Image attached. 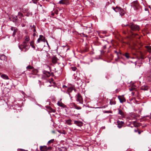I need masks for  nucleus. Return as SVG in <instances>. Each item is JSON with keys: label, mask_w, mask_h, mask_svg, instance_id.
Returning <instances> with one entry per match:
<instances>
[{"label": "nucleus", "mask_w": 151, "mask_h": 151, "mask_svg": "<svg viewBox=\"0 0 151 151\" xmlns=\"http://www.w3.org/2000/svg\"><path fill=\"white\" fill-rule=\"evenodd\" d=\"M29 38L28 36H26L25 37V41L21 45H19V48L24 52L27 51L29 48V46L28 45L27 42L29 40Z\"/></svg>", "instance_id": "obj_1"}, {"label": "nucleus", "mask_w": 151, "mask_h": 151, "mask_svg": "<svg viewBox=\"0 0 151 151\" xmlns=\"http://www.w3.org/2000/svg\"><path fill=\"white\" fill-rule=\"evenodd\" d=\"M122 26H124L125 27H128L129 28L133 31H139L140 29L139 26L134 24L130 23L129 24L122 25Z\"/></svg>", "instance_id": "obj_2"}, {"label": "nucleus", "mask_w": 151, "mask_h": 151, "mask_svg": "<svg viewBox=\"0 0 151 151\" xmlns=\"http://www.w3.org/2000/svg\"><path fill=\"white\" fill-rule=\"evenodd\" d=\"M114 11L116 12H119V15L121 16L124 15L125 14L124 10L121 8L116 6V7H114Z\"/></svg>", "instance_id": "obj_3"}, {"label": "nucleus", "mask_w": 151, "mask_h": 151, "mask_svg": "<svg viewBox=\"0 0 151 151\" xmlns=\"http://www.w3.org/2000/svg\"><path fill=\"white\" fill-rule=\"evenodd\" d=\"M76 100L78 102H79L81 104H83V100L81 96L79 93H78L76 96Z\"/></svg>", "instance_id": "obj_4"}, {"label": "nucleus", "mask_w": 151, "mask_h": 151, "mask_svg": "<svg viewBox=\"0 0 151 151\" xmlns=\"http://www.w3.org/2000/svg\"><path fill=\"white\" fill-rule=\"evenodd\" d=\"M133 5L134 6V8L137 10H141V9L139 6L138 3L137 1H134L132 3Z\"/></svg>", "instance_id": "obj_5"}, {"label": "nucleus", "mask_w": 151, "mask_h": 151, "mask_svg": "<svg viewBox=\"0 0 151 151\" xmlns=\"http://www.w3.org/2000/svg\"><path fill=\"white\" fill-rule=\"evenodd\" d=\"M116 124L117 125V127L119 128H121L124 125V123L122 121H120L118 120L117 122V124L116 123Z\"/></svg>", "instance_id": "obj_6"}, {"label": "nucleus", "mask_w": 151, "mask_h": 151, "mask_svg": "<svg viewBox=\"0 0 151 151\" xmlns=\"http://www.w3.org/2000/svg\"><path fill=\"white\" fill-rule=\"evenodd\" d=\"M59 3L68 5L69 4V0H61L59 1Z\"/></svg>", "instance_id": "obj_7"}, {"label": "nucleus", "mask_w": 151, "mask_h": 151, "mask_svg": "<svg viewBox=\"0 0 151 151\" xmlns=\"http://www.w3.org/2000/svg\"><path fill=\"white\" fill-rule=\"evenodd\" d=\"M74 124L80 127L82 126L83 124L82 122L79 121H74Z\"/></svg>", "instance_id": "obj_8"}, {"label": "nucleus", "mask_w": 151, "mask_h": 151, "mask_svg": "<svg viewBox=\"0 0 151 151\" xmlns=\"http://www.w3.org/2000/svg\"><path fill=\"white\" fill-rule=\"evenodd\" d=\"M0 60H2L6 61L7 58L3 54H0Z\"/></svg>", "instance_id": "obj_9"}, {"label": "nucleus", "mask_w": 151, "mask_h": 151, "mask_svg": "<svg viewBox=\"0 0 151 151\" xmlns=\"http://www.w3.org/2000/svg\"><path fill=\"white\" fill-rule=\"evenodd\" d=\"M12 21L13 22H17L18 18L16 16H13L11 17Z\"/></svg>", "instance_id": "obj_10"}, {"label": "nucleus", "mask_w": 151, "mask_h": 151, "mask_svg": "<svg viewBox=\"0 0 151 151\" xmlns=\"http://www.w3.org/2000/svg\"><path fill=\"white\" fill-rule=\"evenodd\" d=\"M118 98L120 101V102L121 103L124 102L126 101V100L125 98L121 96H118Z\"/></svg>", "instance_id": "obj_11"}, {"label": "nucleus", "mask_w": 151, "mask_h": 151, "mask_svg": "<svg viewBox=\"0 0 151 151\" xmlns=\"http://www.w3.org/2000/svg\"><path fill=\"white\" fill-rule=\"evenodd\" d=\"M43 73L45 74V76L47 77H49L50 76V73L47 71L44 70L43 71Z\"/></svg>", "instance_id": "obj_12"}, {"label": "nucleus", "mask_w": 151, "mask_h": 151, "mask_svg": "<svg viewBox=\"0 0 151 151\" xmlns=\"http://www.w3.org/2000/svg\"><path fill=\"white\" fill-rule=\"evenodd\" d=\"M47 146H40V150L41 151H47Z\"/></svg>", "instance_id": "obj_13"}, {"label": "nucleus", "mask_w": 151, "mask_h": 151, "mask_svg": "<svg viewBox=\"0 0 151 151\" xmlns=\"http://www.w3.org/2000/svg\"><path fill=\"white\" fill-rule=\"evenodd\" d=\"M74 89V86H73L69 87L68 88L67 91L69 93V94L70 96V93Z\"/></svg>", "instance_id": "obj_14"}, {"label": "nucleus", "mask_w": 151, "mask_h": 151, "mask_svg": "<svg viewBox=\"0 0 151 151\" xmlns=\"http://www.w3.org/2000/svg\"><path fill=\"white\" fill-rule=\"evenodd\" d=\"M1 77L4 79H9V78L8 76L5 74H2L1 76Z\"/></svg>", "instance_id": "obj_15"}, {"label": "nucleus", "mask_w": 151, "mask_h": 151, "mask_svg": "<svg viewBox=\"0 0 151 151\" xmlns=\"http://www.w3.org/2000/svg\"><path fill=\"white\" fill-rule=\"evenodd\" d=\"M141 90H143L144 91L147 90L148 89V87L146 86H141L140 87Z\"/></svg>", "instance_id": "obj_16"}, {"label": "nucleus", "mask_w": 151, "mask_h": 151, "mask_svg": "<svg viewBox=\"0 0 151 151\" xmlns=\"http://www.w3.org/2000/svg\"><path fill=\"white\" fill-rule=\"evenodd\" d=\"M114 53L116 54V55L118 58H119L120 55H121V53L120 52H118L117 50H114Z\"/></svg>", "instance_id": "obj_17"}, {"label": "nucleus", "mask_w": 151, "mask_h": 151, "mask_svg": "<svg viewBox=\"0 0 151 151\" xmlns=\"http://www.w3.org/2000/svg\"><path fill=\"white\" fill-rule=\"evenodd\" d=\"M118 114H120L122 116H124V112H123L121 109H118Z\"/></svg>", "instance_id": "obj_18"}, {"label": "nucleus", "mask_w": 151, "mask_h": 151, "mask_svg": "<svg viewBox=\"0 0 151 151\" xmlns=\"http://www.w3.org/2000/svg\"><path fill=\"white\" fill-rule=\"evenodd\" d=\"M58 59L56 57H53L52 58V62L53 63H57Z\"/></svg>", "instance_id": "obj_19"}, {"label": "nucleus", "mask_w": 151, "mask_h": 151, "mask_svg": "<svg viewBox=\"0 0 151 151\" xmlns=\"http://www.w3.org/2000/svg\"><path fill=\"white\" fill-rule=\"evenodd\" d=\"M30 27H31V29L32 30V31L34 32H36V26L35 25H33V26H32V25H30Z\"/></svg>", "instance_id": "obj_20"}, {"label": "nucleus", "mask_w": 151, "mask_h": 151, "mask_svg": "<svg viewBox=\"0 0 151 151\" xmlns=\"http://www.w3.org/2000/svg\"><path fill=\"white\" fill-rule=\"evenodd\" d=\"M43 37V36L42 35H40L39 36V38L37 39V42L38 43H39L41 41L42 38Z\"/></svg>", "instance_id": "obj_21"}, {"label": "nucleus", "mask_w": 151, "mask_h": 151, "mask_svg": "<svg viewBox=\"0 0 151 151\" xmlns=\"http://www.w3.org/2000/svg\"><path fill=\"white\" fill-rule=\"evenodd\" d=\"M58 150L60 151H66V149L64 147H62L58 148Z\"/></svg>", "instance_id": "obj_22"}, {"label": "nucleus", "mask_w": 151, "mask_h": 151, "mask_svg": "<svg viewBox=\"0 0 151 151\" xmlns=\"http://www.w3.org/2000/svg\"><path fill=\"white\" fill-rule=\"evenodd\" d=\"M58 104L59 106L61 107H63V108L65 107V105L64 104H63L62 102H60L59 101H58Z\"/></svg>", "instance_id": "obj_23"}, {"label": "nucleus", "mask_w": 151, "mask_h": 151, "mask_svg": "<svg viewBox=\"0 0 151 151\" xmlns=\"http://www.w3.org/2000/svg\"><path fill=\"white\" fill-rule=\"evenodd\" d=\"M71 122L72 120L70 119H69L66 121V122L69 125H71L72 124Z\"/></svg>", "instance_id": "obj_24"}, {"label": "nucleus", "mask_w": 151, "mask_h": 151, "mask_svg": "<svg viewBox=\"0 0 151 151\" xmlns=\"http://www.w3.org/2000/svg\"><path fill=\"white\" fill-rule=\"evenodd\" d=\"M124 55L127 59H129L130 57L129 54L127 52L125 53L124 54Z\"/></svg>", "instance_id": "obj_25"}, {"label": "nucleus", "mask_w": 151, "mask_h": 151, "mask_svg": "<svg viewBox=\"0 0 151 151\" xmlns=\"http://www.w3.org/2000/svg\"><path fill=\"white\" fill-rule=\"evenodd\" d=\"M129 90L131 91L133 90H134L135 89V86L133 85L132 87H130L129 88Z\"/></svg>", "instance_id": "obj_26"}, {"label": "nucleus", "mask_w": 151, "mask_h": 151, "mask_svg": "<svg viewBox=\"0 0 151 151\" xmlns=\"http://www.w3.org/2000/svg\"><path fill=\"white\" fill-rule=\"evenodd\" d=\"M146 48H147L148 51L151 52V47L147 46H146Z\"/></svg>", "instance_id": "obj_27"}, {"label": "nucleus", "mask_w": 151, "mask_h": 151, "mask_svg": "<svg viewBox=\"0 0 151 151\" xmlns=\"http://www.w3.org/2000/svg\"><path fill=\"white\" fill-rule=\"evenodd\" d=\"M17 31V29H16L14 30V31L13 32L12 34V36L14 37L15 36V35L16 34V33Z\"/></svg>", "instance_id": "obj_28"}, {"label": "nucleus", "mask_w": 151, "mask_h": 151, "mask_svg": "<svg viewBox=\"0 0 151 151\" xmlns=\"http://www.w3.org/2000/svg\"><path fill=\"white\" fill-rule=\"evenodd\" d=\"M74 107L75 108L77 109H81V107L80 106H78L76 105H74Z\"/></svg>", "instance_id": "obj_29"}, {"label": "nucleus", "mask_w": 151, "mask_h": 151, "mask_svg": "<svg viewBox=\"0 0 151 151\" xmlns=\"http://www.w3.org/2000/svg\"><path fill=\"white\" fill-rule=\"evenodd\" d=\"M106 48V45H104L103 47V49L101 51V54L104 53L105 51H104V50Z\"/></svg>", "instance_id": "obj_30"}, {"label": "nucleus", "mask_w": 151, "mask_h": 151, "mask_svg": "<svg viewBox=\"0 0 151 151\" xmlns=\"http://www.w3.org/2000/svg\"><path fill=\"white\" fill-rule=\"evenodd\" d=\"M27 69H32L33 68V67L30 65H29L26 67Z\"/></svg>", "instance_id": "obj_31"}, {"label": "nucleus", "mask_w": 151, "mask_h": 151, "mask_svg": "<svg viewBox=\"0 0 151 151\" xmlns=\"http://www.w3.org/2000/svg\"><path fill=\"white\" fill-rule=\"evenodd\" d=\"M32 15V13L31 12H28L26 14V16L27 17H29Z\"/></svg>", "instance_id": "obj_32"}, {"label": "nucleus", "mask_w": 151, "mask_h": 151, "mask_svg": "<svg viewBox=\"0 0 151 151\" xmlns=\"http://www.w3.org/2000/svg\"><path fill=\"white\" fill-rule=\"evenodd\" d=\"M34 42L33 41H32L30 42V45L34 49H35V47L34 45Z\"/></svg>", "instance_id": "obj_33"}, {"label": "nucleus", "mask_w": 151, "mask_h": 151, "mask_svg": "<svg viewBox=\"0 0 151 151\" xmlns=\"http://www.w3.org/2000/svg\"><path fill=\"white\" fill-rule=\"evenodd\" d=\"M41 41L43 42H46L47 45H48V43L47 41L45 39V37L43 36V37L42 38V40Z\"/></svg>", "instance_id": "obj_34"}, {"label": "nucleus", "mask_w": 151, "mask_h": 151, "mask_svg": "<svg viewBox=\"0 0 151 151\" xmlns=\"http://www.w3.org/2000/svg\"><path fill=\"white\" fill-rule=\"evenodd\" d=\"M110 56H109L108 58V59L109 60H112L113 58V55L112 54H110Z\"/></svg>", "instance_id": "obj_35"}, {"label": "nucleus", "mask_w": 151, "mask_h": 151, "mask_svg": "<svg viewBox=\"0 0 151 151\" xmlns=\"http://www.w3.org/2000/svg\"><path fill=\"white\" fill-rule=\"evenodd\" d=\"M59 132L61 134H66V132L65 130H63L62 131H59Z\"/></svg>", "instance_id": "obj_36"}, {"label": "nucleus", "mask_w": 151, "mask_h": 151, "mask_svg": "<svg viewBox=\"0 0 151 151\" xmlns=\"http://www.w3.org/2000/svg\"><path fill=\"white\" fill-rule=\"evenodd\" d=\"M54 141V139H51L50 141H49L48 142V144H50L51 143H52Z\"/></svg>", "instance_id": "obj_37"}, {"label": "nucleus", "mask_w": 151, "mask_h": 151, "mask_svg": "<svg viewBox=\"0 0 151 151\" xmlns=\"http://www.w3.org/2000/svg\"><path fill=\"white\" fill-rule=\"evenodd\" d=\"M71 68L73 71H75L76 69V67H72Z\"/></svg>", "instance_id": "obj_38"}, {"label": "nucleus", "mask_w": 151, "mask_h": 151, "mask_svg": "<svg viewBox=\"0 0 151 151\" xmlns=\"http://www.w3.org/2000/svg\"><path fill=\"white\" fill-rule=\"evenodd\" d=\"M52 149V147L51 146L49 147H47V151H50Z\"/></svg>", "instance_id": "obj_39"}, {"label": "nucleus", "mask_w": 151, "mask_h": 151, "mask_svg": "<svg viewBox=\"0 0 151 151\" xmlns=\"http://www.w3.org/2000/svg\"><path fill=\"white\" fill-rule=\"evenodd\" d=\"M137 123L136 122H134L133 123V125L134 127H137Z\"/></svg>", "instance_id": "obj_40"}, {"label": "nucleus", "mask_w": 151, "mask_h": 151, "mask_svg": "<svg viewBox=\"0 0 151 151\" xmlns=\"http://www.w3.org/2000/svg\"><path fill=\"white\" fill-rule=\"evenodd\" d=\"M17 28H15V27H12L11 28V30L12 31H14V30L16 29Z\"/></svg>", "instance_id": "obj_41"}, {"label": "nucleus", "mask_w": 151, "mask_h": 151, "mask_svg": "<svg viewBox=\"0 0 151 151\" xmlns=\"http://www.w3.org/2000/svg\"><path fill=\"white\" fill-rule=\"evenodd\" d=\"M145 58V57L144 55H141V58L143 60V59H144Z\"/></svg>", "instance_id": "obj_42"}, {"label": "nucleus", "mask_w": 151, "mask_h": 151, "mask_svg": "<svg viewBox=\"0 0 151 151\" xmlns=\"http://www.w3.org/2000/svg\"><path fill=\"white\" fill-rule=\"evenodd\" d=\"M38 0H32V1L34 3L36 4Z\"/></svg>", "instance_id": "obj_43"}, {"label": "nucleus", "mask_w": 151, "mask_h": 151, "mask_svg": "<svg viewBox=\"0 0 151 151\" xmlns=\"http://www.w3.org/2000/svg\"><path fill=\"white\" fill-rule=\"evenodd\" d=\"M50 110L52 112H55V110L52 109V108H51V107H50Z\"/></svg>", "instance_id": "obj_44"}, {"label": "nucleus", "mask_w": 151, "mask_h": 151, "mask_svg": "<svg viewBox=\"0 0 151 151\" xmlns=\"http://www.w3.org/2000/svg\"><path fill=\"white\" fill-rule=\"evenodd\" d=\"M142 124L141 123H138L137 124V127H139Z\"/></svg>", "instance_id": "obj_45"}, {"label": "nucleus", "mask_w": 151, "mask_h": 151, "mask_svg": "<svg viewBox=\"0 0 151 151\" xmlns=\"http://www.w3.org/2000/svg\"><path fill=\"white\" fill-rule=\"evenodd\" d=\"M110 112H111L109 111H104V113H109Z\"/></svg>", "instance_id": "obj_46"}, {"label": "nucleus", "mask_w": 151, "mask_h": 151, "mask_svg": "<svg viewBox=\"0 0 151 151\" xmlns=\"http://www.w3.org/2000/svg\"><path fill=\"white\" fill-rule=\"evenodd\" d=\"M150 63H151V56L150 58H148Z\"/></svg>", "instance_id": "obj_47"}, {"label": "nucleus", "mask_w": 151, "mask_h": 151, "mask_svg": "<svg viewBox=\"0 0 151 151\" xmlns=\"http://www.w3.org/2000/svg\"><path fill=\"white\" fill-rule=\"evenodd\" d=\"M138 132L139 134H141V132H143V131H141V132L140 131H138Z\"/></svg>", "instance_id": "obj_48"}, {"label": "nucleus", "mask_w": 151, "mask_h": 151, "mask_svg": "<svg viewBox=\"0 0 151 151\" xmlns=\"http://www.w3.org/2000/svg\"><path fill=\"white\" fill-rule=\"evenodd\" d=\"M119 91V90L118 89H117V90H116V93H117L118 92V91Z\"/></svg>", "instance_id": "obj_49"}, {"label": "nucleus", "mask_w": 151, "mask_h": 151, "mask_svg": "<svg viewBox=\"0 0 151 151\" xmlns=\"http://www.w3.org/2000/svg\"><path fill=\"white\" fill-rule=\"evenodd\" d=\"M35 33L33 34V36L35 37L36 35V34L35 33V32H34Z\"/></svg>", "instance_id": "obj_50"}, {"label": "nucleus", "mask_w": 151, "mask_h": 151, "mask_svg": "<svg viewBox=\"0 0 151 151\" xmlns=\"http://www.w3.org/2000/svg\"><path fill=\"white\" fill-rule=\"evenodd\" d=\"M113 2V0H110V4H111V3Z\"/></svg>", "instance_id": "obj_51"}, {"label": "nucleus", "mask_w": 151, "mask_h": 151, "mask_svg": "<svg viewBox=\"0 0 151 151\" xmlns=\"http://www.w3.org/2000/svg\"><path fill=\"white\" fill-rule=\"evenodd\" d=\"M145 11H148V12H149V11H148V9H147L145 8Z\"/></svg>", "instance_id": "obj_52"}, {"label": "nucleus", "mask_w": 151, "mask_h": 151, "mask_svg": "<svg viewBox=\"0 0 151 151\" xmlns=\"http://www.w3.org/2000/svg\"><path fill=\"white\" fill-rule=\"evenodd\" d=\"M63 88H64V87H66V86L64 85L63 86Z\"/></svg>", "instance_id": "obj_53"}, {"label": "nucleus", "mask_w": 151, "mask_h": 151, "mask_svg": "<svg viewBox=\"0 0 151 151\" xmlns=\"http://www.w3.org/2000/svg\"><path fill=\"white\" fill-rule=\"evenodd\" d=\"M110 103L112 105V104H113V102H112H112H111V101H110Z\"/></svg>", "instance_id": "obj_54"}, {"label": "nucleus", "mask_w": 151, "mask_h": 151, "mask_svg": "<svg viewBox=\"0 0 151 151\" xmlns=\"http://www.w3.org/2000/svg\"><path fill=\"white\" fill-rule=\"evenodd\" d=\"M115 38H117V39H118V37H117V36H116V35H115Z\"/></svg>", "instance_id": "obj_55"}, {"label": "nucleus", "mask_w": 151, "mask_h": 151, "mask_svg": "<svg viewBox=\"0 0 151 151\" xmlns=\"http://www.w3.org/2000/svg\"><path fill=\"white\" fill-rule=\"evenodd\" d=\"M74 91H76V90L74 88V89H73Z\"/></svg>", "instance_id": "obj_56"}, {"label": "nucleus", "mask_w": 151, "mask_h": 151, "mask_svg": "<svg viewBox=\"0 0 151 151\" xmlns=\"http://www.w3.org/2000/svg\"><path fill=\"white\" fill-rule=\"evenodd\" d=\"M20 15H21L22 16V13H20Z\"/></svg>", "instance_id": "obj_57"}, {"label": "nucleus", "mask_w": 151, "mask_h": 151, "mask_svg": "<svg viewBox=\"0 0 151 151\" xmlns=\"http://www.w3.org/2000/svg\"><path fill=\"white\" fill-rule=\"evenodd\" d=\"M21 38H22V37H18V39H20Z\"/></svg>", "instance_id": "obj_58"}, {"label": "nucleus", "mask_w": 151, "mask_h": 151, "mask_svg": "<svg viewBox=\"0 0 151 151\" xmlns=\"http://www.w3.org/2000/svg\"><path fill=\"white\" fill-rule=\"evenodd\" d=\"M134 131H135V132H137V131H136V130H134Z\"/></svg>", "instance_id": "obj_59"}, {"label": "nucleus", "mask_w": 151, "mask_h": 151, "mask_svg": "<svg viewBox=\"0 0 151 151\" xmlns=\"http://www.w3.org/2000/svg\"><path fill=\"white\" fill-rule=\"evenodd\" d=\"M115 60L116 61H117V59H115Z\"/></svg>", "instance_id": "obj_60"}, {"label": "nucleus", "mask_w": 151, "mask_h": 151, "mask_svg": "<svg viewBox=\"0 0 151 151\" xmlns=\"http://www.w3.org/2000/svg\"><path fill=\"white\" fill-rule=\"evenodd\" d=\"M145 126H142V127H145Z\"/></svg>", "instance_id": "obj_61"}, {"label": "nucleus", "mask_w": 151, "mask_h": 151, "mask_svg": "<svg viewBox=\"0 0 151 151\" xmlns=\"http://www.w3.org/2000/svg\"><path fill=\"white\" fill-rule=\"evenodd\" d=\"M53 132V133H55V132H54V131H53V132Z\"/></svg>", "instance_id": "obj_62"}, {"label": "nucleus", "mask_w": 151, "mask_h": 151, "mask_svg": "<svg viewBox=\"0 0 151 151\" xmlns=\"http://www.w3.org/2000/svg\"><path fill=\"white\" fill-rule=\"evenodd\" d=\"M114 35H115V33H114Z\"/></svg>", "instance_id": "obj_63"}, {"label": "nucleus", "mask_w": 151, "mask_h": 151, "mask_svg": "<svg viewBox=\"0 0 151 151\" xmlns=\"http://www.w3.org/2000/svg\"><path fill=\"white\" fill-rule=\"evenodd\" d=\"M103 127V128H104V129L105 128V127Z\"/></svg>", "instance_id": "obj_64"}]
</instances>
